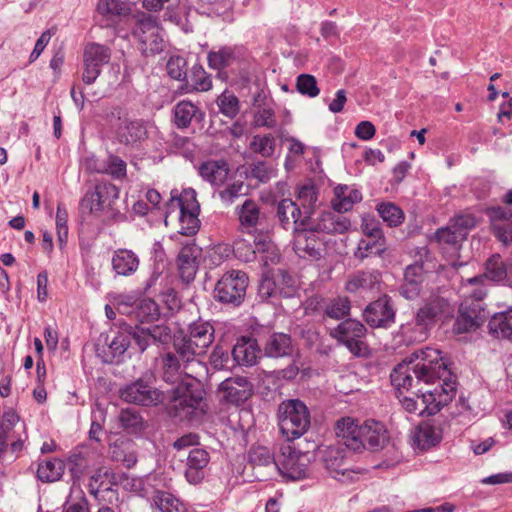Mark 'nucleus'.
Returning <instances> with one entry per match:
<instances>
[{"label": "nucleus", "instance_id": "obj_30", "mask_svg": "<svg viewBox=\"0 0 512 512\" xmlns=\"http://www.w3.org/2000/svg\"><path fill=\"white\" fill-rule=\"evenodd\" d=\"M198 172L212 185H222L232 175L228 162H201Z\"/></svg>", "mask_w": 512, "mask_h": 512}, {"label": "nucleus", "instance_id": "obj_29", "mask_svg": "<svg viewBox=\"0 0 512 512\" xmlns=\"http://www.w3.org/2000/svg\"><path fill=\"white\" fill-rule=\"evenodd\" d=\"M236 213L241 230L247 233L256 231L263 218L259 205L251 199H246L241 206H238Z\"/></svg>", "mask_w": 512, "mask_h": 512}, {"label": "nucleus", "instance_id": "obj_2", "mask_svg": "<svg viewBox=\"0 0 512 512\" xmlns=\"http://www.w3.org/2000/svg\"><path fill=\"white\" fill-rule=\"evenodd\" d=\"M336 435L354 453L365 449L371 451L383 449L389 441L388 432L381 422L366 420L360 423L351 417H344L337 421Z\"/></svg>", "mask_w": 512, "mask_h": 512}, {"label": "nucleus", "instance_id": "obj_39", "mask_svg": "<svg viewBox=\"0 0 512 512\" xmlns=\"http://www.w3.org/2000/svg\"><path fill=\"white\" fill-rule=\"evenodd\" d=\"M162 364V378L165 382L170 384H178L182 380V367L184 363L173 352L164 354L161 358Z\"/></svg>", "mask_w": 512, "mask_h": 512}, {"label": "nucleus", "instance_id": "obj_23", "mask_svg": "<svg viewBox=\"0 0 512 512\" xmlns=\"http://www.w3.org/2000/svg\"><path fill=\"white\" fill-rule=\"evenodd\" d=\"M272 243L267 235L254 238L253 243L245 239H237L233 244V252L237 259L243 262H251L256 259V254L268 252Z\"/></svg>", "mask_w": 512, "mask_h": 512}, {"label": "nucleus", "instance_id": "obj_28", "mask_svg": "<svg viewBox=\"0 0 512 512\" xmlns=\"http://www.w3.org/2000/svg\"><path fill=\"white\" fill-rule=\"evenodd\" d=\"M277 217L285 229L299 228L305 222V216L299 205L291 199H282L277 205Z\"/></svg>", "mask_w": 512, "mask_h": 512}, {"label": "nucleus", "instance_id": "obj_21", "mask_svg": "<svg viewBox=\"0 0 512 512\" xmlns=\"http://www.w3.org/2000/svg\"><path fill=\"white\" fill-rule=\"evenodd\" d=\"M210 455L203 448H193L190 450L185 468V478L193 485L199 484L205 477V468L209 464Z\"/></svg>", "mask_w": 512, "mask_h": 512}, {"label": "nucleus", "instance_id": "obj_3", "mask_svg": "<svg viewBox=\"0 0 512 512\" xmlns=\"http://www.w3.org/2000/svg\"><path fill=\"white\" fill-rule=\"evenodd\" d=\"M277 416L279 429L288 441L300 438L310 426V412L299 399L282 401Z\"/></svg>", "mask_w": 512, "mask_h": 512}, {"label": "nucleus", "instance_id": "obj_46", "mask_svg": "<svg viewBox=\"0 0 512 512\" xmlns=\"http://www.w3.org/2000/svg\"><path fill=\"white\" fill-rule=\"evenodd\" d=\"M351 301L346 296H337L327 301L323 307L325 317L340 320L350 314Z\"/></svg>", "mask_w": 512, "mask_h": 512}, {"label": "nucleus", "instance_id": "obj_54", "mask_svg": "<svg viewBox=\"0 0 512 512\" xmlns=\"http://www.w3.org/2000/svg\"><path fill=\"white\" fill-rule=\"evenodd\" d=\"M220 112L229 118H234L240 110L239 99L232 92L225 90L216 101Z\"/></svg>", "mask_w": 512, "mask_h": 512}, {"label": "nucleus", "instance_id": "obj_32", "mask_svg": "<svg viewBox=\"0 0 512 512\" xmlns=\"http://www.w3.org/2000/svg\"><path fill=\"white\" fill-rule=\"evenodd\" d=\"M139 266L138 256L131 250L118 249L112 256V268L117 275L130 276Z\"/></svg>", "mask_w": 512, "mask_h": 512}, {"label": "nucleus", "instance_id": "obj_60", "mask_svg": "<svg viewBox=\"0 0 512 512\" xmlns=\"http://www.w3.org/2000/svg\"><path fill=\"white\" fill-rule=\"evenodd\" d=\"M276 283L280 296L291 298L296 294V285L289 273L285 270H279L276 276Z\"/></svg>", "mask_w": 512, "mask_h": 512}, {"label": "nucleus", "instance_id": "obj_36", "mask_svg": "<svg viewBox=\"0 0 512 512\" xmlns=\"http://www.w3.org/2000/svg\"><path fill=\"white\" fill-rule=\"evenodd\" d=\"M131 345V334L129 331L118 332L108 345V351L103 362L108 364H119L123 361L125 352Z\"/></svg>", "mask_w": 512, "mask_h": 512}, {"label": "nucleus", "instance_id": "obj_58", "mask_svg": "<svg viewBox=\"0 0 512 512\" xmlns=\"http://www.w3.org/2000/svg\"><path fill=\"white\" fill-rule=\"evenodd\" d=\"M296 87L300 94L310 98H315L320 93L316 78L310 74L299 75L296 80Z\"/></svg>", "mask_w": 512, "mask_h": 512}, {"label": "nucleus", "instance_id": "obj_48", "mask_svg": "<svg viewBox=\"0 0 512 512\" xmlns=\"http://www.w3.org/2000/svg\"><path fill=\"white\" fill-rule=\"evenodd\" d=\"M376 209L383 222L389 227H398L404 222V212L394 203L382 202Z\"/></svg>", "mask_w": 512, "mask_h": 512}, {"label": "nucleus", "instance_id": "obj_22", "mask_svg": "<svg viewBox=\"0 0 512 512\" xmlns=\"http://www.w3.org/2000/svg\"><path fill=\"white\" fill-rule=\"evenodd\" d=\"M430 331L431 328L415 314L412 320L400 325L396 337L400 338L401 344L412 345L426 341Z\"/></svg>", "mask_w": 512, "mask_h": 512}, {"label": "nucleus", "instance_id": "obj_9", "mask_svg": "<svg viewBox=\"0 0 512 512\" xmlns=\"http://www.w3.org/2000/svg\"><path fill=\"white\" fill-rule=\"evenodd\" d=\"M110 59L111 49L108 46L95 42L86 44L83 50L82 81L87 85L94 83Z\"/></svg>", "mask_w": 512, "mask_h": 512}, {"label": "nucleus", "instance_id": "obj_5", "mask_svg": "<svg viewBox=\"0 0 512 512\" xmlns=\"http://www.w3.org/2000/svg\"><path fill=\"white\" fill-rule=\"evenodd\" d=\"M248 276L240 270H229L217 281L214 298L223 304L239 306L246 295Z\"/></svg>", "mask_w": 512, "mask_h": 512}, {"label": "nucleus", "instance_id": "obj_8", "mask_svg": "<svg viewBox=\"0 0 512 512\" xmlns=\"http://www.w3.org/2000/svg\"><path fill=\"white\" fill-rule=\"evenodd\" d=\"M133 35L138 39L144 55H153L163 50V38L154 17L143 15L139 18L133 28Z\"/></svg>", "mask_w": 512, "mask_h": 512}, {"label": "nucleus", "instance_id": "obj_45", "mask_svg": "<svg viewBox=\"0 0 512 512\" xmlns=\"http://www.w3.org/2000/svg\"><path fill=\"white\" fill-rule=\"evenodd\" d=\"M65 468L66 464L61 459H49L39 463L37 477L42 482H54L62 477Z\"/></svg>", "mask_w": 512, "mask_h": 512}, {"label": "nucleus", "instance_id": "obj_27", "mask_svg": "<svg viewBox=\"0 0 512 512\" xmlns=\"http://www.w3.org/2000/svg\"><path fill=\"white\" fill-rule=\"evenodd\" d=\"M263 351L270 358L290 356L293 353L292 338L283 332H273L264 342Z\"/></svg>", "mask_w": 512, "mask_h": 512}, {"label": "nucleus", "instance_id": "obj_61", "mask_svg": "<svg viewBox=\"0 0 512 512\" xmlns=\"http://www.w3.org/2000/svg\"><path fill=\"white\" fill-rule=\"evenodd\" d=\"M274 145L275 139L272 135L254 136L251 142V149L262 157L268 158L274 152Z\"/></svg>", "mask_w": 512, "mask_h": 512}, {"label": "nucleus", "instance_id": "obj_31", "mask_svg": "<svg viewBox=\"0 0 512 512\" xmlns=\"http://www.w3.org/2000/svg\"><path fill=\"white\" fill-rule=\"evenodd\" d=\"M335 198L332 200L333 209L336 212L350 211L354 204L362 200L361 192L348 185H338L334 189Z\"/></svg>", "mask_w": 512, "mask_h": 512}, {"label": "nucleus", "instance_id": "obj_41", "mask_svg": "<svg viewBox=\"0 0 512 512\" xmlns=\"http://www.w3.org/2000/svg\"><path fill=\"white\" fill-rule=\"evenodd\" d=\"M173 112L175 125L180 129L189 127L194 118H202L203 116L201 110L188 100L178 102Z\"/></svg>", "mask_w": 512, "mask_h": 512}, {"label": "nucleus", "instance_id": "obj_64", "mask_svg": "<svg viewBox=\"0 0 512 512\" xmlns=\"http://www.w3.org/2000/svg\"><path fill=\"white\" fill-rule=\"evenodd\" d=\"M166 69L168 75L175 80L186 77V61L183 57H171L167 62Z\"/></svg>", "mask_w": 512, "mask_h": 512}, {"label": "nucleus", "instance_id": "obj_20", "mask_svg": "<svg viewBox=\"0 0 512 512\" xmlns=\"http://www.w3.org/2000/svg\"><path fill=\"white\" fill-rule=\"evenodd\" d=\"M288 453L282 452V455L277 459L275 468L285 478L290 480H301L308 475V465L303 462V457L292 451L290 447L287 448Z\"/></svg>", "mask_w": 512, "mask_h": 512}, {"label": "nucleus", "instance_id": "obj_34", "mask_svg": "<svg viewBox=\"0 0 512 512\" xmlns=\"http://www.w3.org/2000/svg\"><path fill=\"white\" fill-rule=\"evenodd\" d=\"M260 350L256 341L245 339L238 341L232 349V356L238 365L252 366L257 363Z\"/></svg>", "mask_w": 512, "mask_h": 512}, {"label": "nucleus", "instance_id": "obj_38", "mask_svg": "<svg viewBox=\"0 0 512 512\" xmlns=\"http://www.w3.org/2000/svg\"><path fill=\"white\" fill-rule=\"evenodd\" d=\"M303 216H311L319 206V193L313 183L300 186L297 192V202Z\"/></svg>", "mask_w": 512, "mask_h": 512}, {"label": "nucleus", "instance_id": "obj_17", "mask_svg": "<svg viewBox=\"0 0 512 512\" xmlns=\"http://www.w3.org/2000/svg\"><path fill=\"white\" fill-rule=\"evenodd\" d=\"M191 197V203H185L182 196L177 198V204L180 208L179 215V233L184 236L195 235L200 227V221L198 219L199 206L195 199L194 190L185 191L184 197Z\"/></svg>", "mask_w": 512, "mask_h": 512}, {"label": "nucleus", "instance_id": "obj_12", "mask_svg": "<svg viewBox=\"0 0 512 512\" xmlns=\"http://www.w3.org/2000/svg\"><path fill=\"white\" fill-rule=\"evenodd\" d=\"M167 400L174 402L175 408L196 409L203 400L204 390L194 378L181 381L171 391H167Z\"/></svg>", "mask_w": 512, "mask_h": 512}, {"label": "nucleus", "instance_id": "obj_62", "mask_svg": "<svg viewBox=\"0 0 512 512\" xmlns=\"http://www.w3.org/2000/svg\"><path fill=\"white\" fill-rule=\"evenodd\" d=\"M361 230L367 238L386 241L381 228V224L374 217H363L361 223Z\"/></svg>", "mask_w": 512, "mask_h": 512}, {"label": "nucleus", "instance_id": "obj_11", "mask_svg": "<svg viewBox=\"0 0 512 512\" xmlns=\"http://www.w3.org/2000/svg\"><path fill=\"white\" fill-rule=\"evenodd\" d=\"M253 391V384L244 376L227 378L218 388L220 400L234 406H240L246 402L253 395Z\"/></svg>", "mask_w": 512, "mask_h": 512}, {"label": "nucleus", "instance_id": "obj_59", "mask_svg": "<svg viewBox=\"0 0 512 512\" xmlns=\"http://www.w3.org/2000/svg\"><path fill=\"white\" fill-rule=\"evenodd\" d=\"M96 195L102 200L105 207L111 206L119 197V188L108 182H98L95 185Z\"/></svg>", "mask_w": 512, "mask_h": 512}, {"label": "nucleus", "instance_id": "obj_53", "mask_svg": "<svg viewBox=\"0 0 512 512\" xmlns=\"http://www.w3.org/2000/svg\"><path fill=\"white\" fill-rule=\"evenodd\" d=\"M87 168L111 175L114 179L126 176V162H86Z\"/></svg>", "mask_w": 512, "mask_h": 512}, {"label": "nucleus", "instance_id": "obj_25", "mask_svg": "<svg viewBox=\"0 0 512 512\" xmlns=\"http://www.w3.org/2000/svg\"><path fill=\"white\" fill-rule=\"evenodd\" d=\"M199 249L195 244L185 245L177 257V266L180 278L185 283L194 280L198 270Z\"/></svg>", "mask_w": 512, "mask_h": 512}, {"label": "nucleus", "instance_id": "obj_7", "mask_svg": "<svg viewBox=\"0 0 512 512\" xmlns=\"http://www.w3.org/2000/svg\"><path fill=\"white\" fill-rule=\"evenodd\" d=\"M396 313L394 300L389 295L383 294L364 308L362 317L373 329H389L396 322Z\"/></svg>", "mask_w": 512, "mask_h": 512}, {"label": "nucleus", "instance_id": "obj_19", "mask_svg": "<svg viewBox=\"0 0 512 512\" xmlns=\"http://www.w3.org/2000/svg\"><path fill=\"white\" fill-rule=\"evenodd\" d=\"M382 281V274L376 269L358 270L350 274L345 282L348 293H361L378 290Z\"/></svg>", "mask_w": 512, "mask_h": 512}, {"label": "nucleus", "instance_id": "obj_57", "mask_svg": "<svg viewBox=\"0 0 512 512\" xmlns=\"http://www.w3.org/2000/svg\"><path fill=\"white\" fill-rule=\"evenodd\" d=\"M113 473L110 469H99L91 477L89 486L92 492L97 496L100 492L111 490V480Z\"/></svg>", "mask_w": 512, "mask_h": 512}, {"label": "nucleus", "instance_id": "obj_51", "mask_svg": "<svg viewBox=\"0 0 512 512\" xmlns=\"http://www.w3.org/2000/svg\"><path fill=\"white\" fill-rule=\"evenodd\" d=\"M187 86L191 87L190 91L205 92L212 88V79L202 66L194 65L187 80Z\"/></svg>", "mask_w": 512, "mask_h": 512}, {"label": "nucleus", "instance_id": "obj_1", "mask_svg": "<svg viewBox=\"0 0 512 512\" xmlns=\"http://www.w3.org/2000/svg\"><path fill=\"white\" fill-rule=\"evenodd\" d=\"M396 395L416 388L422 410L419 416H434L448 405V358L433 347L414 351L390 372Z\"/></svg>", "mask_w": 512, "mask_h": 512}, {"label": "nucleus", "instance_id": "obj_56", "mask_svg": "<svg viewBox=\"0 0 512 512\" xmlns=\"http://www.w3.org/2000/svg\"><path fill=\"white\" fill-rule=\"evenodd\" d=\"M56 233L60 249H63L68 240V212L62 203L57 205Z\"/></svg>", "mask_w": 512, "mask_h": 512}, {"label": "nucleus", "instance_id": "obj_35", "mask_svg": "<svg viewBox=\"0 0 512 512\" xmlns=\"http://www.w3.org/2000/svg\"><path fill=\"white\" fill-rule=\"evenodd\" d=\"M488 328L495 338L512 341V308L494 314L489 320Z\"/></svg>", "mask_w": 512, "mask_h": 512}, {"label": "nucleus", "instance_id": "obj_6", "mask_svg": "<svg viewBox=\"0 0 512 512\" xmlns=\"http://www.w3.org/2000/svg\"><path fill=\"white\" fill-rule=\"evenodd\" d=\"M151 378V375H145L124 386L120 390L121 399L142 406H156L167 401V393L153 387L149 382Z\"/></svg>", "mask_w": 512, "mask_h": 512}, {"label": "nucleus", "instance_id": "obj_37", "mask_svg": "<svg viewBox=\"0 0 512 512\" xmlns=\"http://www.w3.org/2000/svg\"><path fill=\"white\" fill-rule=\"evenodd\" d=\"M147 137V131L142 121H126L124 125L119 126L117 138L120 143L133 145Z\"/></svg>", "mask_w": 512, "mask_h": 512}, {"label": "nucleus", "instance_id": "obj_26", "mask_svg": "<svg viewBox=\"0 0 512 512\" xmlns=\"http://www.w3.org/2000/svg\"><path fill=\"white\" fill-rule=\"evenodd\" d=\"M479 276L484 281L505 285L509 280V266L499 253H494L484 262L483 273Z\"/></svg>", "mask_w": 512, "mask_h": 512}, {"label": "nucleus", "instance_id": "obj_43", "mask_svg": "<svg viewBox=\"0 0 512 512\" xmlns=\"http://www.w3.org/2000/svg\"><path fill=\"white\" fill-rule=\"evenodd\" d=\"M441 434L439 429L430 424H420L413 432V444L420 449H428L439 443Z\"/></svg>", "mask_w": 512, "mask_h": 512}, {"label": "nucleus", "instance_id": "obj_44", "mask_svg": "<svg viewBox=\"0 0 512 512\" xmlns=\"http://www.w3.org/2000/svg\"><path fill=\"white\" fill-rule=\"evenodd\" d=\"M476 225V219L471 214H461L450 221V245L465 239L468 231Z\"/></svg>", "mask_w": 512, "mask_h": 512}, {"label": "nucleus", "instance_id": "obj_24", "mask_svg": "<svg viewBox=\"0 0 512 512\" xmlns=\"http://www.w3.org/2000/svg\"><path fill=\"white\" fill-rule=\"evenodd\" d=\"M118 310L134 317L141 323H149L158 320L160 310L158 304L152 299H143L135 305H129L126 302L118 303Z\"/></svg>", "mask_w": 512, "mask_h": 512}, {"label": "nucleus", "instance_id": "obj_13", "mask_svg": "<svg viewBox=\"0 0 512 512\" xmlns=\"http://www.w3.org/2000/svg\"><path fill=\"white\" fill-rule=\"evenodd\" d=\"M323 237L304 225L295 228L293 232V250L304 259L318 260L322 256Z\"/></svg>", "mask_w": 512, "mask_h": 512}, {"label": "nucleus", "instance_id": "obj_50", "mask_svg": "<svg viewBox=\"0 0 512 512\" xmlns=\"http://www.w3.org/2000/svg\"><path fill=\"white\" fill-rule=\"evenodd\" d=\"M208 65L215 70H222L231 65L235 60L234 48L224 46L217 51H210L208 53Z\"/></svg>", "mask_w": 512, "mask_h": 512}, {"label": "nucleus", "instance_id": "obj_16", "mask_svg": "<svg viewBox=\"0 0 512 512\" xmlns=\"http://www.w3.org/2000/svg\"><path fill=\"white\" fill-rule=\"evenodd\" d=\"M494 237L504 246L512 244V210L506 207H491L486 212Z\"/></svg>", "mask_w": 512, "mask_h": 512}, {"label": "nucleus", "instance_id": "obj_4", "mask_svg": "<svg viewBox=\"0 0 512 512\" xmlns=\"http://www.w3.org/2000/svg\"><path fill=\"white\" fill-rule=\"evenodd\" d=\"M330 336L345 346L355 357H367L370 349L366 341L367 328L359 320L348 318L330 331Z\"/></svg>", "mask_w": 512, "mask_h": 512}, {"label": "nucleus", "instance_id": "obj_47", "mask_svg": "<svg viewBox=\"0 0 512 512\" xmlns=\"http://www.w3.org/2000/svg\"><path fill=\"white\" fill-rule=\"evenodd\" d=\"M153 503L160 512H188L186 505L168 492H157Z\"/></svg>", "mask_w": 512, "mask_h": 512}, {"label": "nucleus", "instance_id": "obj_52", "mask_svg": "<svg viewBox=\"0 0 512 512\" xmlns=\"http://www.w3.org/2000/svg\"><path fill=\"white\" fill-rule=\"evenodd\" d=\"M248 461L254 466L273 465L275 467L277 459L268 447L257 445L248 450Z\"/></svg>", "mask_w": 512, "mask_h": 512}, {"label": "nucleus", "instance_id": "obj_40", "mask_svg": "<svg viewBox=\"0 0 512 512\" xmlns=\"http://www.w3.org/2000/svg\"><path fill=\"white\" fill-rule=\"evenodd\" d=\"M461 293L464 297L463 301H468L471 306L479 304L483 308L482 301L487 296L488 291L484 280L478 275L466 280L461 288Z\"/></svg>", "mask_w": 512, "mask_h": 512}, {"label": "nucleus", "instance_id": "obj_14", "mask_svg": "<svg viewBox=\"0 0 512 512\" xmlns=\"http://www.w3.org/2000/svg\"><path fill=\"white\" fill-rule=\"evenodd\" d=\"M302 225L322 237L325 234L345 233L349 229L351 222L346 216L327 211L322 212L316 219H312L311 216H305V222Z\"/></svg>", "mask_w": 512, "mask_h": 512}, {"label": "nucleus", "instance_id": "obj_63", "mask_svg": "<svg viewBox=\"0 0 512 512\" xmlns=\"http://www.w3.org/2000/svg\"><path fill=\"white\" fill-rule=\"evenodd\" d=\"M131 334V342L134 341L138 350L142 353L149 346L153 345L151 334L148 328L135 326L129 330Z\"/></svg>", "mask_w": 512, "mask_h": 512}, {"label": "nucleus", "instance_id": "obj_55", "mask_svg": "<svg viewBox=\"0 0 512 512\" xmlns=\"http://www.w3.org/2000/svg\"><path fill=\"white\" fill-rule=\"evenodd\" d=\"M170 150L172 156L191 160L196 156L197 147L189 138L176 137L170 145Z\"/></svg>", "mask_w": 512, "mask_h": 512}, {"label": "nucleus", "instance_id": "obj_18", "mask_svg": "<svg viewBox=\"0 0 512 512\" xmlns=\"http://www.w3.org/2000/svg\"><path fill=\"white\" fill-rule=\"evenodd\" d=\"M483 312L484 308L480 307L479 304L471 306L468 301H462L459 307V314L453 326L454 334H468L476 331L483 322Z\"/></svg>", "mask_w": 512, "mask_h": 512}, {"label": "nucleus", "instance_id": "obj_42", "mask_svg": "<svg viewBox=\"0 0 512 512\" xmlns=\"http://www.w3.org/2000/svg\"><path fill=\"white\" fill-rule=\"evenodd\" d=\"M175 354L184 363V368L189 363L195 361L196 357L204 355L206 352L200 347L195 346V342L192 341L187 335L183 337H177L173 343Z\"/></svg>", "mask_w": 512, "mask_h": 512}, {"label": "nucleus", "instance_id": "obj_49", "mask_svg": "<svg viewBox=\"0 0 512 512\" xmlns=\"http://www.w3.org/2000/svg\"><path fill=\"white\" fill-rule=\"evenodd\" d=\"M385 251L386 241L370 238L361 239L354 252V256L359 260H364L371 255L382 256Z\"/></svg>", "mask_w": 512, "mask_h": 512}, {"label": "nucleus", "instance_id": "obj_33", "mask_svg": "<svg viewBox=\"0 0 512 512\" xmlns=\"http://www.w3.org/2000/svg\"><path fill=\"white\" fill-rule=\"evenodd\" d=\"M215 329L207 321L197 320L189 325L188 337L195 342L196 347H200L205 352L214 341Z\"/></svg>", "mask_w": 512, "mask_h": 512}, {"label": "nucleus", "instance_id": "obj_15", "mask_svg": "<svg viewBox=\"0 0 512 512\" xmlns=\"http://www.w3.org/2000/svg\"><path fill=\"white\" fill-rule=\"evenodd\" d=\"M445 293V290L440 289L437 292H432L415 313L420 321L426 323L431 329L438 321L446 317L448 298Z\"/></svg>", "mask_w": 512, "mask_h": 512}, {"label": "nucleus", "instance_id": "obj_10", "mask_svg": "<svg viewBox=\"0 0 512 512\" xmlns=\"http://www.w3.org/2000/svg\"><path fill=\"white\" fill-rule=\"evenodd\" d=\"M348 451L345 443L325 446L318 450V456L331 477L338 479L351 471Z\"/></svg>", "mask_w": 512, "mask_h": 512}]
</instances>
